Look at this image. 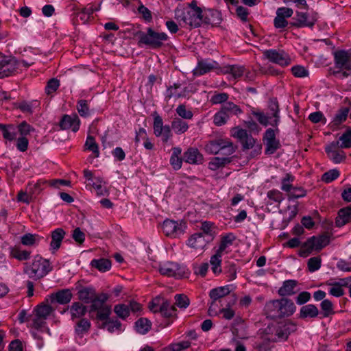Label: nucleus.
Masks as SVG:
<instances>
[{
  "label": "nucleus",
  "instance_id": "nucleus-1",
  "mask_svg": "<svg viewBox=\"0 0 351 351\" xmlns=\"http://www.w3.org/2000/svg\"><path fill=\"white\" fill-rule=\"evenodd\" d=\"M171 128L178 135L185 133L189 130V124L180 118L175 117L171 121V126L168 125H163L162 117L158 114H155L154 117L153 129L154 133L156 136L162 137V141L164 143L168 142L173 136Z\"/></svg>",
  "mask_w": 351,
  "mask_h": 351
},
{
  "label": "nucleus",
  "instance_id": "nucleus-2",
  "mask_svg": "<svg viewBox=\"0 0 351 351\" xmlns=\"http://www.w3.org/2000/svg\"><path fill=\"white\" fill-rule=\"evenodd\" d=\"M235 240L236 237L233 233H227L221 235L219 244L210 259L211 269L215 274L219 275L221 273V258L224 254H227L230 252V247Z\"/></svg>",
  "mask_w": 351,
  "mask_h": 351
},
{
  "label": "nucleus",
  "instance_id": "nucleus-3",
  "mask_svg": "<svg viewBox=\"0 0 351 351\" xmlns=\"http://www.w3.org/2000/svg\"><path fill=\"white\" fill-rule=\"evenodd\" d=\"M265 309L270 316L282 318L292 315L295 312L296 306L290 299L282 298L267 302Z\"/></svg>",
  "mask_w": 351,
  "mask_h": 351
},
{
  "label": "nucleus",
  "instance_id": "nucleus-4",
  "mask_svg": "<svg viewBox=\"0 0 351 351\" xmlns=\"http://www.w3.org/2000/svg\"><path fill=\"white\" fill-rule=\"evenodd\" d=\"M202 13V8L198 7L197 1L193 0L187 8L176 10V16L178 19L182 21L186 25L197 27L203 23Z\"/></svg>",
  "mask_w": 351,
  "mask_h": 351
},
{
  "label": "nucleus",
  "instance_id": "nucleus-5",
  "mask_svg": "<svg viewBox=\"0 0 351 351\" xmlns=\"http://www.w3.org/2000/svg\"><path fill=\"white\" fill-rule=\"evenodd\" d=\"M53 267L49 261L40 256H35L31 263L25 264L24 272L30 278L34 280H39L47 276Z\"/></svg>",
  "mask_w": 351,
  "mask_h": 351
},
{
  "label": "nucleus",
  "instance_id": "nucleus-6",
  "mask_svg": "<svg viewBox=\"0 0 351 351\" xmlns=\"http://www.w3.org/2000/svg\"><path fill=\"white\" fill-rule=\"evenodd\" d=\"M138 44L145 45L151 49H159L164 45V43L169 39L168 35L165 32H159L149 27L146 32H138Z\"/></svg>",
  "mask_w": 351,
  "mask_h": 351
},
{
  "label": "nucleus",
  "instance_id": "nucleus-7",
  "mask_svg": "<svg viewBox=\"0 0 351 351\" xmlns=\"http://www.w3.org/2000/svg\"><path fill=\"white\" fill-rule=\"evenodd\" d=\"M334 75L340 79L348 77L351 74V51L338 50L334 53Z\"/></svg>",
  "mask_w": 351,
  "mask_h": 351
},
{
  "label": "nucleus",
  "instance_id": "nucleus-8",
  "mask_svg": "<svg viewBox=\"0 0 351 351\" xmlns=\"http://www.w3.org/2000/svg\"><path fill=\"white\" fill-rule=\"evenodd\" d=\"M269 108L271 111L270 114H265L259 110H253L252 113L261 125L264 126L268 125L274 127L277 126L280 122V116L278 103L276 99L270 101Z\"/></svg>",
  "mask_w": 351,
  "mask_h": 351
},
{
  "label": "nucleus",
  "instance_id": "nucleus-9",
  "mask_svg": "<svg viewBox=\"0 0 351 351\" xmlns=\"http://www.w3.org/2000/svg\"><path fill=\"white\" fill-rule=\"evenodd\" d=\"M330 243V237L324 234L318 237H311L302 245L299 255L302 257L308 256L313 250L319 251Z\"/></svg>",
  "mask_w": 351,
  "mask_h": 351
},
{
  "label": "nucleus",
  "instance_id": "nucleus-10",
  "mask_svg": "<svg viewBox=\"0 0 351 351\" xmlns=\"http://www.w3.org/2000/svg\"><path fill=\"white\" fill-rule=\"evenodd\" d=\"M205 150L210 154H217L221 152L224 155H231L234 152V147L230 139L218 138L208 141L205 145Z\"/></svg>",
  "mask_w": 351,
  "mask_h": 351
},
{
  "label": "nucleus",
  "instance_id": "nucleus-11",
  "mask_svg": "<svg viewBox=\"0 0 351 351\" xmlns=\"http://www.w3.org/2000/svg\"><path fill=\"white\" fill-rule=\"evenodd\" d=\"M149 309L153 313H160L163 317H170L176 314V308L162 298L156 297L149 303Z\"/></svg>",
  "mask_w": 351,
  "mask_h": 351
},
{
  "label": "nucleus",
  "instance_id": "nucleus-12",
  "mask_svg": "<svg viewBox=\"0 0 351 351\" xmlns=\"http://www.w3.org/2000/svg\"><path fill=\"white\" fill-rule=\"evenodd\" d=\"M264 57L269 62L285 67L291 63L290 56L284 50L267 49L263 51Z\"/></svg>",
  "mask_w": 351,
  "mask_h": 351
},
{
  "label": "nucleus",
  "instance_id": "nucleus-13",
  "mask_svg": "<svg viewBox=\"0 0 351 351\" xmlns=\"http://www.w3.org/2000/svg\"><path fill=\"white\" fill-rule=\"evenodd\" d=\"M17 64L18 60L15 58L0 53V78L17 73Z\"/></svg>",
  "mask_w": 351,
  "mask_h": 351
},
{
  "label": "nucleus",
  "instance_id": "nucleus-14",
  "mask_svg": "<svg viewBox=\"0 0 351 351\" xmlns=\"http://www.w3.org/2000/svg\"><path fill=\"white\" fill-rule=\"evenodd\" d=\"M271 333L274 335L272 341L274 342L286 341L289 335L296 330V325L291 322L278 324L272 329L269 328Z\"/></svg>",
  "mask_w": 351,
  "mask_h": 351
},
{
  "label": "nucleus",
  "instance_id": "nucleus-15",
  "mask_svg": "<svg viewBox=\"0 0 351 351\" xmlns=\"http://www.w3.org/2000/svg\"><path fill=\"white\" fill-rule=\"evenodd\" d=\"M186 228V223L182 221L166 219L162 225V229L165 235L176 237L182 234Z\"/></svg>",
  "mask_w": 351,
  "mask_h": 351
},
{
  "label": "nucleus",
  "instance_id": "nucleus-16",
  "mask_svg": "<svg viewBox=\"0 0 351 351\" xmlns=\"http://www.w3.org/2000/svg\"><path fill=\"white\" fill-rule=\"evenodd\" d=\"M185 268L173 262H167L160 265L159 271L168 277L182 278L185 274Z\"/></svg>",
  "mask_w": 351,
  "mask_h": 351
},
{
  "label": "nucleus",
  "instance_id": "nucleus-17",
  "mask_svg": "<svg viewBox=\"0 0 351 351\" xmlns=\"http://www.w3.org/2000/svg\"><path fill=\"white\" fill-rule=\"evenodd\" d=\"M325 152L334 163H341L346 159V154L341 150L339 141H332L328 144L325 147Z\"/></svg>",
  "mask_w": 351,
  "mask_h": 351
},
{
  "label": "nucleus",
  "instance_id": "nucleus-18",
  "mask_svg": "<svg viewBox=\"0 0 351 351\" xmlns=\"http://www.w3.org/2000/svg\"><path fill=\"white\" fill-rule=\"evenodd\" d=\"M293 14L291 8L282 7L276 10V16L274 20V25L276 28H285L288 25L287 19L290 18Z\"/></svg>",
  "mask_w": 351,
  "mask_h": 351
},
{
  "label": "nucleus",
  "instance_id": "nucleus-19",
  "mask_svg": "<svg viewBox=\"0 0 351 351\" xmlns=\"http://www.w3.org/2000/svg\"><path fill=\"white\" fill-rule=\"evenodd\" d=\"M80 120L76 114L64 115L60 122V126L62 130H71L76 132L79 130Z\"/></svg>",
  "mask_w": 351,
  "mask_h": 351
},
{
  "label": "nucleus",
  "instance_id": "nucleus-20",
  "mask_svg": "<svg viewBox=\"0 0 351 351\" xmlns=\"http://www.w3.org/2000/svg\"><path fill=\"white\" fill-rule=\"evenodd\" d=\"M293 19L295 22L293 23V25L297 27H312L317 21L314 16H310L306 12H297Z\"/></svg>",
  "mask_w": 351,
  "mask_h": 351
},
{
  "label": "nucleus",
  "instance_id": "nucleus-21",
  "mask_svg": "<svg viewBox=\"0 0 351 351\" xmlns=\"http://www.w3.org/2000/svg\"><path fill=\"white\" fill-rule=\"evenodd\" d=\"M183 160L189 164L199 165L203 162L204 157L197 148L189 147L184 153Z\"/></svg>",
  "mask_w": 351,
  "mask_h": 351
},
{
  "label": "nucleus",
  "instance_id": "nucleus-22",
  "mask_svg": "<svg viewBox=\"0 0 351 351\" xmlns=\"http://www.w3.org/2000/svg\"><path fill=\"white\" fill-rule=\"evenodd\" d=\"M217 62L214 60H201L198 62L197 65L193 70V73L195 75H202L215 69L217 68Z\"/></svg>",
  "mask_w": 351,
  "mask_h": 351
},
{
  "label": "nucleus",
  "instance_id": "nucleus-23",
  "mask_svg": "<svg viewBox=\"0 0 351 351\" xmlns=\"http://www.w3.org/2000/svg\"><path fill=\"white\" fill-rule=\"evenodd\" d=\"M203 23L218 25L222 21L221 14L217 10H208L202 13Z\"/></svg>",
  "mask_w": 351,
  "mask_h": 351
},
{
  "label": "nucleus",
  "instance_id": "nucleus-24",
  "mask_svg": "<svg viewBox=\"0 0 351 351\" xmlns=\"http://www.w3.org/2000/svg\"><path fill=\"white\" fill-rule=\"evenodd\" d=\"M186 245L195 250H202L206 246L207 241L202 233H195L189 238Z\"/></svg>",
  "mask_w": 351,
  "mask_h": 351
},
{
  "label": "nucleus",
  "instance_id": "nucleus-25",
  "mask_svg": "<svg viewBox=\"0 0 351 351\" xmlns=\"http://www.w3.org/2000/svg\"><path fill=\"white\" fill-rule=\"evenodd\" d=\"M90 328V322L86 319H82L78 321L75 328V339L79 343H83V337L86 334Z\"/></svg>",
  "mask_w": 351,
  "mask_h": 351
},
{
  "label": "nucleus",
  "instance_id": "nucleus-26",
  "mask_svg": "<svg viewBox=\"0 0 351 351\" xmlns=\"http://www.w3.org/2000/svg\"><path fill=\"white\" fill-rule=\"evenodd\" d=\"M320 314L318 308L312 304L302 306L300 309L299 317L303 319H315Z\"/></svg>",
  "mask_w": 351,
  "mask_h": 351
},
{
  "label": "nucleus",
  "instance_id": "nucleus-27",
  "mask_svg": "<svg viewBox=\"0 0 351 351\" xmlns=\"http://www.w3.org/2000/svg\"><path fill=\"white\" fill-rule=\"evenodd\" d=\"M65 234V231L60 228H56L51 232V241L50 243L51 250L55 252L60 248Z\"/></svg>",
  "mask_w": 351,
  "mask_h": 351
},
{
  "label": "nucleus",
  "instance_id": "nucleus-28",
  "mask_svg": "<svg viewBox=\"0 0 351 351\" xmlns=\"http://www.w3.org/2000/svg\"><path fill=\"white\" fill-rule=\"evenodd\" d=\"M351 222V207L348 206L341 208L338 212L335 223L337 227H342Z\"/></svg>",
  "mask_w": 351,
  "mask_h": 351
},
{
  "label": "nucleus",
  "instance_id": "nucleus-29",
  "mask_svg": "<svg viewBox=\"0 0 351 351\" xmlns=\"http://www.w3.org/2000/svg\"><path fill=\"white\" fill-rule=\"evenodd\" d=\"M245 72V67L240 65H228L223 67V73L228 74L230 79L237 80L240 78Z\"/></svg>",
  "mask_w": 351,
  "mask_h": 351
},
{
  "label": "nucleus",
  "instance_id": "nucleus-30",
  "mask_svg": "<svg viewBox=\"0 0 351 351\" xmlns=\"http://www.w3.org/2000/svg\"><path fill=\"white\" fill-rule=\"evenodd\" d=\"M182 149L179 147L172 148V154L170 158V164L174 170H179L182 167V158L180 157Z\"/></svg>",
  "mask_w": 351,
  "mask_h": 351
},
{
  "label": "nucleus",
  "instance_id": "nucleus-31",
  "mask_svg": "<svg viewBox=\"0 0 351 351\" xmlns=\"http://www.w3.org/2000/svg\"><path fill=\"white\" fill-rule=\"evenodd\" d=\"M181 88V84L175 83L173 86H169L166 92V97L170 99L171 97L180 98L186 95V88Z\"/></svg>",
  "mask_w": 351,
  "mask_h": 351
},
{
  "label": "nucleus",
  "instance_id": "nucleus-32",
  "mask_svg": "<svg viewBox=\"0 0 351 351\" xmlns=\"http://www.w3.org/2000/svg\"><path fill=\"white\" fill-rule=\"evenodd\" d=\"M298 282L294 280H288L283 282L282 286L278 290V294L280 296H289L295 293L294 289Z\"/></svg>",
  "mask_w": 351,
  "mask_h": 351
},
{
  "label": "nucleus",
  "instance_id": "nucleus-33",
  "mask_svg": "<svg viewBox=\"0 0 351 351\" xmlns=\"http://www.w3.org/2000/svg\"><path fill=\"white\" fill-rule=\"evenodd\" d=\"M222 110L228 116L230 119L232 116L239 117L243 113L242 109L237 104L232 101L226 102L221 108Z\"/></svg>",
  "mask_w": 351,
  "mask_h": 351
},
{
  "label": "nucleus",
  "instance_id": "nucleus-34",
  "mask_svg": "<svg viewBox=\"0 0 351 351\" xmlns=\"http://www.w3.org/2000/svg\"><path fill=\"white\" fill-rule=\"evenodd\" d=\"M73 294L70 289H66L56 292L53 296L52 300H56L60 304H66L71 300Z\"/></svg>",
  "mask_w": 351,
  "mask_h": 351
},
{
  "label": "nucleus",
  "instance_id": "nucleus-35",
  "mask_svg": "<svg viewBox=\"0 0 351 351\" xmlns=\"http://www.w3.org/2000/svg\"><path fill=\"white\" fill-rule=\"evenodd\" d=\"M0 129L2 131L5 139L12 141L16 138L17 128L14 125L0 124Z\"/></svg>",
  "mask_w": 351,
  "mask_h": 351
},
{
  "label": "nucleus",
  "instance_id": "nucleus-36",
  "mask_svg": "<svg viewBox=\"0 0 351 351\" xmlns=\"http://www.w3.org/2000/svg\"><path fill=\"white\" fill-rule=\"evenodd\" d=\"M69 312L72 319L80 318L84 316L86 312V306L82 303L77 302L72 304L69 307Z\"/></svg>",
  "mask_w": 351,
  "mask_h": 351
},
{
  "label": "nucleus",
  "instance_id": "nucleus-37",
  "mask_svg": "<svg viewBox=\"0 0 351 351\" xmlns=\"http://www.w3.org/2000/svg\"><path fill=\"white\" fill-rule=\"evenodd\" d=\"M89 184L93 186L98 195L104 196L108 194L106 182L101 178H95L93 183H89Z\"/></svg>",
  "mask_w": 351,
  "mask_h": 351
},
{
  "label": "nucleus",
  "instance_id": "nucleus-38",
  "mask_svg": "<svg viewBox=\"0 0 351 351\" xmlns=\"http://www.w3.org/2000/svg\"><path fill=\"white\" fill-rule=\"evenodd\" d=\"M229 293V287L224 286L211 289L210 291L209 295L212 300H222V302H223V298Z\"/></svg>",
  "mask_w": 351,
  "mask_h": 351
},
{
  "label": "nucleus",
  "instance_id": "nucleus-39",
  "mask_svg": "<svg viewBox=\"0 0 351 351\" xmlns=\"http://www.w3.org/2000/svg\"><path fill=\"white\" fill-rule=\"evenodd\" d=\"M241 143L244 149L254 148L255 155L259 154L261 152V145L259 144L256 145V140L251 135L247 134Z\"/></svg>",
  "mask_w": 351,
  "mask_h": 351
},
{
  "label": "nucleus",
  "instance_id": "nucleus-40",
  "mask_svg": "<svg viewBox=\"0 0 351 351\" xmlns=\"http://www.w3.org/2000/svg\"><path fill=\"white\" fill-rule=\"evenodd\" d=\"M90 265L99 271L105 272L111 268V261L106 258L93 259L90 262Z\"/></svg>",
  "mask_w": 351,
  "mask_h": 351
},
{
  "label": "nucleus",
  "instance_id": "nucleus-41",
  "mask_svg": "<svg viewBox=\"0 0 351 351\" xmlns=\"http://www.w3.org/2000/svg\"><path fill=\"white\" fill-rule=\"evenodd\" d=\"M30 252L22 250L19 247L14 246L10 248V256L18 261H26L30 257Z\"/></svg>",
  "mask_w": 351,
  "mask_h": 351
},
{
  "label": "nucleus",
  "instance_id": "nucleus-42",
  "mask_svg": "<svg viewBox=\"0 0 351 351\" xmlns=\"http://www.w3.org/2000/svg\"><path fill=\"white\" fill-rule=\"evenodd\" d=\"M42 237L36 234L26 233L21 238V242L25 246H33L38 244Z\"/></svg>",
  "mask_w": 351,
  "mask_h": 351
},
{
  "label": "nucleus",
  "instance_id": "nucleus-43",
  "mask_svg": "<svg viewBox=\"0 0 351 351\" xmlns=\"http://www.w3.org/2000/svg\"><path fill=\"white\" fill-rule=\"evenodd\" d=\"M95 295V291L92 288L89 287L83 288L78 292L79 299L88 304L93 301Z\"/></svg>",
  "mask_w": 351,
  "mask_h": 351
},
{
  "label": "nucleus",
  "instance_id": "nucleus-44",
  "mask_svg": "<svg viewBox=\"0 0 351 351\" xmlns=\"http://www.w3.org/2000/svg\"><path fill=\"white\" fill-rule=\"evenodd\" d=\"M176 114L178 115V118L182 120H191L193 117V112L189 108H187L186 105L180 104L176 109Z\"/></svg>",
  "mask_w": 351,
  "mask_h": 351
},
{
  "label": "nucleus",
  "instance_id": "nucleus-45",
  "mask_svg": "<svg viewBox=\"0 0 351 351\" xmlns=\"http://www.w3.org/2000/svg\"><path fill=\"white\" fill-rule=\"evenodd\" d=\"M322 317H328L335 313L333 304L328 299L322 301L320 304Z\"/></svg>",
  "mask_w": 351,
  "mask_h": 351
},
{
  "label": "nucleus",
  "instance_id": "nucleus-46",
  "mask_svg": "<svg viewBox=\"0 0 351 351\" xmlns=\"http://www.w3.org/2000/svg\"><path fill=\"white\" fill-rule=\"evenodd\" d=\"M84 147L86 149L92 152L95 158H98L99 156L98 144L96 143L94 137L92 136H87L84 144Z\"/></svg>",
  "mask_w": 351,
  "mask_h": 351
},
{
  "label": "nucleus",
  "instance_id": "nucleus-47",
  "mask_svg": "<svg viewBox=\"0 0 351 351\" xmlns=\"http://www.w3.org/2000/svg\"><path fill=\"white\" fill-rule=\"evenodd\" d=\"M151 322L146 318H141L135 323L136 330L138 333L145 334L151 328Z\"/></svg>",
  "mask_w": 351,
  "mask_h": 351
},
{
  "label": "nucleus",
  "instance_id": "nucleus-48",
  "mask_svg": "<svg viewBox=\"0 0 351 351\" xmlns=\"http://www.w3.org/2000/svg\"><path fill=\"white\" fill-rule=\"evenodd\" d=\"M328 285L330 286L328 292L330 295L338 298L342 296L344 294L343 289V287L344 286L341 283V279H340L339 282L329 283Z\"/></svg>",
  "mask_w": 351,
  "mask_h": 351
},
{
  "label": "nucleus",
  "instance_id": "nucleus-49",
  "mask_svg": "<svg viewBox=\"0 0 351 351\" xmlns=\"http://www.w3.org/2000/svg\"><path fill=\"white\" fill-rule=\"evenodd\" d=\"M34 195L32 191V184H29L27 187V191H21L19 192L17 199L19 202L29 204L32 201Z\"/></svg>",
  "mask_w": 351,
  "mask_h": 351
},
{
  "label": "nucleus",
  "instance_id": "nucleus-50",
  "mask_svg": "<svg viewBox=\"0 0 351 351\" xmlns=\"http://www.w3.org/2000/svg\"><path fill=\"white\" fill-rule=\"evenodd\" d=\"M295 180V177L290 173H286L285 177L281 180V189L283 191L289 193L291 191L293 182Z\"/></svg>",
  "mask_w": 351,
  "mask_h": 351
},
{
  "label": "nucleus",
  "instance_id": "nucleus-51",
  "mask_svg": "<svg viewBox=\"0 0 351 351\" xmlns=\"http://www.w3.org/2000/svg\"><path fill=\"white\" fill-rule=\"evenodd\" d=\"M108 300V296L106 294H101L99 295L94 296V299L90 302L91 308L93 311H97L100 308L105 306L104 303Z\"/></svg>",
  "mask_w": 351,
  "mask_h": 351
},
{
  "label": "nucleus",
  "instance_id": "nucleus-52",
  "mask_svg": "<svg viewBox=\"0 0 351 351\" xmlns=\"http://www.w3.org/2000/svg\"><path fill=\"white\" fill-rule=\"evenodd\" d=\"M94 10L92 5L87 6L82 9L77 13V17L80 19L82 23H86L93 14Z\"/></svg>",
  "mask_w": 351,
  "mask_h": 351
},
{
  "label": "nucleus",
  "instance_id": "nucleus-53",
  "mask_svg": "<svg viewBox=\"0 0 351 351\" xmlns=\"http://www.w3.org/2000/svg\"><path fill=\"white\" fill-rule=\"evenodd\" d=\"M229 120L228 116L221 108L213 116V123L216 126H222L225 125Z\"/></svg>",
  "mask_w": 351,
  "mask_h": 351
},
{
  "label": "nucleus",
  "instance_id": "nucleus-54",
  "mask_svg": "<svg viewBox=\"0 0 351 351\" xmlns=\"http://www.w3.org/2000/svg\"><path fill=\"white\" fill-rule=\"evenodd\" d=\"M76 108L81 117H86L90 114L88 104L85 99L79 100L77 103Z\"/></svg>",
  "mask_w": 351,
  "mask_h": 351
},
{
  "label": "nucleus",
  "instance_id": "nucleus-55",
  "mask_svg": "<svg viewBox=\"0 0 351 351\" xmlns=\"http://www.w3.org/2000/svg\"><path fill=\"white\" fill-rule=\"evenodd\" d=\"M223 306L222 300H213L211 302L209 308H208V314L210 316H216L218 315L222 306Z\"/></svg>",
  "mask_w": 351,
  "mask_h": 351
},
{
  "label": "nucleus",
  "instance_id": "nucleus-56",
  "mask_svg": "<svg viewBox=\"0 0 351 351\" xmlns=\"http://www.w3.org/2000/svg\"><path fill=\"white\" fill-rule=\"evenodd\" d=\"M341 149L351 147V130H346L340 137L339 141Z\"/></svg>",
  "mask_w": 351,
  "mask_h": 351
},
{
  "label": "nucleus",
  "instance_id": "nucleus-57",
  "mask_svg": "<svg viewBox=\"0 0 351 351\" xmlns=\"http://www.w3.org/2000/svg\"><path fill=\"white\" fill-rule=\"evenodd\" d=\"M349 110L346 108H341L335 115L332 122L338 125L345 121L347 119Z\"/></svg>",
  "mask_w": 351,
  "mask_h": 351
},
{
  "label": "nucleus",
  "instance_id": "nucleus-58",
  "mask_svg": "<svg viewBox=\"0 0 351 351\" xmlns=\"http://www.w3.org/2000/svg\"><path fill=\"white\" fill-rule=\"evenodd\" d=\"M267 197L269 200L278 204H280L285 199L282 192L277 189H272L269 191L267 193Z\"/></svg>",
  "mask_w": 351,
  "mask_h": 351
},
{
  "label": "nucleus",
  "instance_id": "nucleus-59",
  "mask_svg": "<svg viewBox=\"0 0 351 351\" xmlns=\"http://www.w3.org/2000/svg\"><path fill=\"white\" fill-rule=\"evenodd\" d=\"M35 311L36 315L46 319L51 314L52 308L49 304H42L38 306Z\"/></svg>",
  "mask_w": 351,
  "mask_h": 351
},
{
  "label": "nucleus",
  "instance_id": "nucleus-60",
  "mask_svg": "<svg viewBox=\"0 0 351 351\" xmlns=\"http://www.w3.org/2000/svg\"><path fill=\"white\" fill-rule=\"evenodd\" d=\"M176 304L180 308H186L190 304L189 298L184 294H177L175 295Z\"/></svg>",
  "mask_w": 351,
  "mask_h": 351
},
{
  "label": "nucleus",
  "instance_id": "nucleus-61",
  "mask_svg": "<svg viewBox=\"0 0 351 351\" xmlns=\"http://www.w3.org/2000/svg\"><path fill=\"white\" fill-rule=\"evenodd\" d=\"M114 311L117 315L122 319L130 315V308L126 304H117L114 306Z\"/></svg>",
  "mask_w": 351,
  "mask_h": 351
},
{
  "label": "nucleus",
  "instance_id": "nucleus-62",
  "mask_svg": "<svg viewBox=\"0 0 351 351\" xmlns=\"http://www.w3.org/2000/svg\"><path fill=\"white\" fill-rule=\"evenodd\" d=\"M225 273L229 278V280H233L237 277V268L234 263L226 262L224 267Z\"/></svg>",
  "mask_w": 351,
  "mask_h": 351
},
{
  "label": "nucleus",
  "instance_id": "nucleus-63",
  "mask_svg": "<svg viewBox=\"0 0 351 351\" xmlns=\"http://www.w3.org/2000/svg\"><path fill=\"white\" fill-rule=\"evenodd\" d=\"M60 84V81L56 78L49 80L45 86V93L47 95H51L55 93L59 88Z\"/></svg>",
  "mask_w": 351,
  "mask_h": 351
},
{
  "label": "nucleus",
  "instance_id": "nucleus-64",
  "mask_svg": "<svg viewBox=\"0 0 351 351\" xmlns=\"http://www.w3.org/2000/svg\"><path fill=\"white\" fill-rule=\"evenodd\" d=\"M227 161V158L215 157L209 162L208 167L210 169L215 171L219 167L224 166Z\"/></svg>",
  "mask_w": 351,
  "mask_h": 351
}]
</instances>
